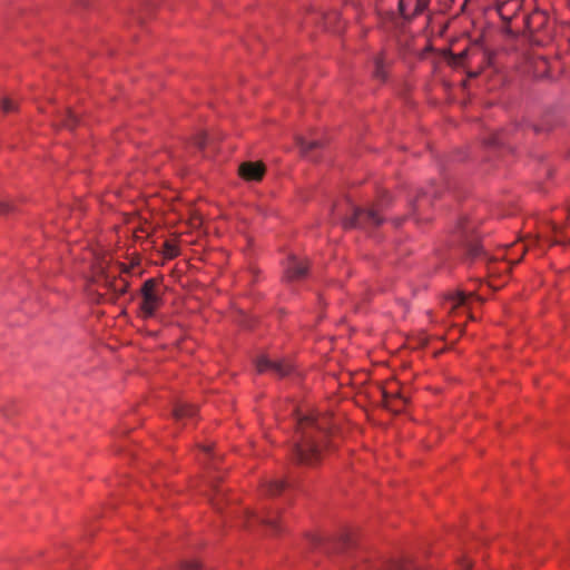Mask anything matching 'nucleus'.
<instances>
[{"label": "nucleus", "mask_w": 570, "mask_h": 570, "mask_svg": "<svg viewBox=\"0 0 570 570\" xmlns=\"http://www.w3.org/2000/svg\"><path fill=\"white\" fill-rule=\"evenodd\" d=\"M297 438L292 446V458L301 464L313 465L323 454L332 431L330 416L325 414L303 415L296 419Z\"/></svg>", "instance_id": "f257e3e1"}, {"label": "nucleus", "mask_w": 570, "mask_h": 570, "mask_svg": "<svg viewBox=\"0 0 570 570\" xmlns=\"http://www.w3.org/2000/svg\"><path fill=\"white\" fill-rule=\"evenodd\" d=\"M118 273V266H111L105 257L97 258L92 266L91 282L120 296L127 292L128 282L125 278H117Z\"/></svg>", "instance_id": "f03ea898"}, {"label": "nucleus", "mask_w": 570, "mask_h": 570, "mask_svg": "<svg viewBox=\"0 0 570 570\" xmlns=\"http://www.w3.org/2000/svg\"><path fill=\"white\" fill-rule=\"evenodd\" d=\"M387 204L385 197L367 208H353V215L343 220L344 228H371L380 226L383 222L381 213Z\"/></svg>", "instance_id": "7ed1b4c3"}, {"label": "nucleus", "mask_w": 570, "mask_h": 570, "mask_svg": "<svg viewBox=\"0 0 570 570\" xmlns=\"http://www.w3.org/2000/svg\"><path fill=\"white\" fill-rule=\"evenodd\" d=\"M140 292L142 296L141 314L144 317H151L163 303L160 284L155 278H148L144 282Z\"/></svg>", "instance_id": "20e7f679"}, {"label": "nucleus", "mask_w": 570, "mask_h": 570, "mask_svg": "<svg viewBox=\"0 0 570 570\" xmlns=\"http://www.w3.org/2000/svg\"><path fill=\"white\" fill-rule=\"evenodd\" d=\"M474 224L466 218L460 220L456 229V233L463 240L466 256L470 259H476L484 255L482 246L479 244L478 238L474 236Z\"/></svg>", "instance_id": "39448f33"}, {"label": "nucleus", "mask_w": 570, "mask_h": 570, "mask_svg": "<svg viewBox=\"0 0 570 570\" xmlns=\"http://www.w3.org/2000/svg\"><path fill=\"white\" fill-rule=\"evenodd\" d=\"M256 368L259 373L271 371L279 377L286 376L292 371V365L284 361H272L266 356H261L256 361Z\"/></svg>", "instance_id": "423d86ee"}, {"label": "nucleus", "mask_w": 570, "mask_h": 570, "mask_svg": "<svg viewBox=\"0 0 570 570\" xmlns=\"http://www.w3.org/2000/svg\"><path fill=\"white\" fill-rule=\"evenodd\" d=\"M284 277L288 282L301 279L307 273V264L296 256L291 255L284 263Z\"/></svg>", "instance_id": "0eeeda50"}, {"label": "nucleus", "mask_w": 570, "mask_h": 570, "mask_svg": "<svg viewBox=\"0 0 570 570\" xmlns=\"http://www.w3.org/2000/svg\"><path fill=\"white\" fill-rule=\"evenodd\" d=\"M429 0H399V11L405 20L421 14L428 7Z\"/></svg>", "instance_id": "6e6552de"}, {"label": "nucleus", "mask_w": 570, "mask_h": 570, "mask_svg": "<svg viewBox=\"0 0 570 570\" xmlns=\"http://www.w3.org/2000/svg\"><path fill=\"white\" fill-rule=\"evenodd\" d=\"M253 523H259L264 524L265 527L269 528L272 531L276 532L278 530L277 525V512H268V514L265 515H257L254 512H246L245 514V527L252 528Z\"/></svg>", "instance_id": "1a4fd4ad"}, {"label": "nucleus", "mask_w": 570, "mask_h": 570, "mask_svg": "<svg viewBox=\"0 0 570 570\" xmlns=\"http://www.w3.org/2000/svg\"><path fill=\"white\" fill-rule=\"evenodd\" d=\"M242 178L248 181H259L264 177L265 166L263 163H243L238 168Z\"/></svg>", "instance_id": "9d476101"}, {"label": "nucleus", "mask_w": 570, "mask_h": 570, "mask_svg": "<svg viewBox=\"0 0 570 570\" xmlns=\"http://www.w3.org/2000/svg\"><path fill=\"white\" fill-rule=\"evenodd\" d=\"M438 191L430 187L426 190H422L415 199L411 203L412 215L420 218L425 207L431 204L432 197H436Z\"/></svg>", "instance_id": "9b49d317"}, {"label": "nucleus", "mask_w": 570, "mask_h": 570, "mask_svg": "<svg viewBox=\"0 0 570 570\" xmlns=\"http://www.w3.org/2000/svg\"><path fill=\"white\" fill-rule=\"evenodd\" d=\"M383 397L385 406L396 412L401 411L407 403V399L399 391H384Z\"/></svg>", "instance_id": "f8f14e48"}, {"label": "nucleus", "mask_w": 570, "mask_h": 570, "mask_svg": "<svg viewBox=\"0 0 570 570\" xmlns=\"http://www.w3.org/2000/svg\"><path fill=\"white\" fill-rule=\"evenodd\" d=\"M380 570H422V568L411 559H402L387 560L382 564Z\"/></svg>", "instance_id": "ddd939ff"}, {"label": "nucleus", "mask_w": 570, "mask_h": 570, "mask_svg": "<svg viewBox=\"0 0 570 570\" xmlns=\"http://www.w3.org/2000/svg\"><path fill=\"white\" fill-rule=\"evenodd\" d=\"M197 409L187 403H180L175 406L173 415L177 422H181L187 419H193L196 415Z\"/></svg>", "instance_id": "4468645a"}, {"label": "nucleus", "mask_w": 570, "mask_h": 570, "mask_svg": "<svg viewBox=\"0 0 570 570\" xmlns=\"http://www.w3.org/2000/svg\"><path fill=\"white\" fill-rule=\"evenodd\" d=\"M297 145L304 155H308L312 150L321 148L323 142L320 139L307 140L303 137L297 138Z\"/></svg>", "instance_id": "2eb2a0df"}, {"label": "nucleus", "mask_w": 570, "mask_h": 570, "mask_svg": "<svg viewBox=\"0 0 570 570\" xmlns=\"http://www.w3.org/2000/svg\"><path fill=\"white\" fill-rule=\"evenodd\" d=\"M286 481L283 479H275L266 484V492L269 495H277L286 488Z\"/></svg>", "instance_id": "dca6fc26"}, {"label": "nucleus", "mask_w": 570, "mask_h": 570, "mask_svg": "<svg viewBox=\"0 0 570 570\" xmlns=\"http://www.w3.org/2000/svg\"><path fill=\"white\" fill-rule=\"evenodd\" d=\"M385 60L383 58V56H377L375 59H374V76L379 79H385L386 77V73H385Z\"/></svg>", "instance_id": "f3484780"}, {"label": "nucleus", "mask_w": 570, "mask_h": 570, "mask_svg": "<svg viewBox=\"0 0 570 570\" xmlns=\"http://www.w3.org/2000/svg\"><path fill=\"white\" fill-rule=\"evenodd\" d=\"M77 121H78L77 117L71 110H69V109L65 110V112L61 117V125L63 127H66L68 129H72L77 125Z\"/></svg>", "instance_id": "a211bd4d"}, {"label": "nucleus", "mask_w": 570, "mask_h": 570, "mask_svg": "<svg viewBox=\"0 0 570 570\" xmlns=\"http://www.w3.org/2000/svg\"><path fill=\"white\" fill-rule=\"evenodd\" d=\"M471 294H465L464 292H458L455 293L453 296H452V302H453V305L452 307H458L460 305H464L469 298V296H471Z\"/></svg>", "instance_id": "6ab92c4d"}, {"label": "nucleus", "mask_w": 570, "mask_h": 570, "mask_svg": "<svg viewBox=\"0 0 570 570\" xmlns=\"http://www.w3.org/2000/svg\"><path fill=\"white\" fill-rule=\"evenodd\" d=\"M1 109L3 112L8 114V112L14 111L17 109V107H16V104L11 99L3 98L1 101Z\"/></svg>", "instance_id": "aec40b11"}, {"label": "nucleus", "mask_w": 570, "mask_h": 570, "mask_svg": "<svg viewBox=\"0 0 570 570\" xmlns=\"http://www.w3.org/2000/svg\"><path fill=\"white\" fill-rule=\"evenodd\" d=\"M206 140H207V135L205 132H199L195 139H194V144L199 147V148H203L205 145H206Z\"/></svg>", "instance_id": "412c9836"}, {"label": "nucleus", "mask_w": 570, "mask_h": 570, "mask_svg": "<svg viewBox=\"0 0 570 570\" xmlns=\"http://www.w3.org/2000/svg\"><path fill=\"white\" fill-rule=\"evenodd\" d=\"M13 210V205L9 200H0V214H8Z\"/></svg>", "instance_id": "4be33fe9"}, {"label": "nucleus", "mask_w": 570, "mask_h": 570, "mask_svg": "<svg viewBox=\"0 0 570 570\" xmlns=\"http://www.w3.org/2000/svg\"><path fill=\"white\" fill-rule=\"evenodd\" d=\"M216 494L210 499L212 500V504L216 508V509H219L218 507V497L220 494H223V490L222 489H216Z\"/></svg>", "instance_id": "5701e85b"}, {"label": "nucleus", "mask_w": 570, "mask_h": 570, "mask_svg": "<svg viewBox=\"0 0 570 570\" xmlns=\"http://www.w3.org/2000/svg\"><path fill=\"white\" fill-rule=\"evenodd\" d=\"M166 249H167L166 253L168 256L174 257L177 255V249L174 245L166 243Z\"/></svg>", "instance_id": "b1692460"}, {"label": "nucleus", "mask_w": 570, "mask_h": 570, "mask_svg": "<svg viewBox=\"0 0 570 570\" xmlns=\"http://www.w3.org/2000/svg\"><path fill=\"white\" fill-rule=\"evenodd\" d=\"M513 247H515V248H520V250H521V256H520L518 259L513 261V264H518V263L520 262L521 257H522V256L524 255V253L527 252V247H525L523 244L514 245Z\"/></svg>", "instance_id": "393cba45"}, {"label": "nucleus", "mask_w": 570, "mask_h": 570, "mask_svg": "<svg viewBox=\"0 0 570 570\" xmlns=\"http://www.w3.org/2000/svg\"><path fill=\"white\" fill-rule=\"evenodd\" d=\"M490 145H493V146H497V145H500L501 144V140L499 137H495L493 138L492 140L489 141Z\"/></svg>", "instance_id": "a878e982"}, {"label": "nucleus", "mask_w": 570, "mask_h": 570, "mask_svg": "<svg viewBox=\"0 0 570 570\" xmlns=\"http://www.w3.org/2000/svg\"><path fill=\"white\" fill-rule=\"evenodd\" d=\"M462 568H463L464 570H469V569L471 568V563H470L469 561H464V562L462 563Z\"/></svg>", "instance_id": "bb28decb"}, {"label": "nucleus", "mask_w": 570, "mask_h": 570, "mask_svg": "<svg viewBox=\"0 0 570 570\" xmlns=\"http://www.w3.org/2000/svg\"><path fill=\"white\" fill-rule=\"evenodd\" d=\"M534 130H535V131H542V130H543V128H542V127H534Z\"/></svg>", "instance_id": "cd10ccee"}, {"label": "nucleus", "mask_w": 570, "mask_h": 570, "mask_svg": "<svg viewBox=\"0 0 570 570\" xmlns=\"http://www.w3.org/2000/svg\"><path fill=\"white\" fill-rule=\"evenodd\" d=\"M350 538L345 537L344 544H348Z\"/></svg>", "instance_id": "c85d7f7f"}, {"label": "nucleus", "mask_w": 570, "mask_h": 570, "mask_svg": "<svg viewBox=\"0 0 570 570\" xmlns=\"http://www.w3.org/2000/svg\"><path fill=\"white\" fill-rule=\"evenodd\" d=\"M204 450H205L206 452H209V451H210V448H209V446H208V448H204Z\"/></svg>", "instance_id": "c756f323"}]
</instances>
